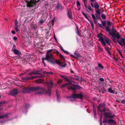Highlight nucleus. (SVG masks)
<instances>
[{"mask_svg": "<svg viewBox=\"0 0 125 125\" xmlns=\"http://www.w3.org/2000/svg\"><path fill=\"white\" fill-rule=\"evenodd\" d=\"M53 51L52 49H50L47 51L46 54L45 55V57L44 58L45 59V60L49 63H51L52 64H55V62L53 60L54 59L52 55V54L54 53L51 52Z\"/></svg>", "mask_w": 125, "mask_h": 125, "instance_id": "obj_1", "label": "nucleus"}, {"mask_svg": "<svg viewBox=\"0 0 125 125\" xmlns=\"http://www.w3.org/2000/svg\"><path fill=\"white\" fill-rule=\"evenodd\" d=\"M70 86L71 89L73 90V94H77L76 93H74L77 91V90H79L81 88V87L79 85L76 84H69L68 83H66L61 85V87L63 88L67 86Z\"/></svg>", "mask_w": 125, "mask_h": 125, "instance_id": "obj_2", "label": "nucleus"}, {"mask_svg": "<svg viewBox=\"0 0 125 125\" xmlns=\"http://www.w3.org/2000/svg\"><path fill=\"white\" fill-rule=\"evenodd\" d=\"M105 29L106 31L108 32L109 34L113 37H116L118 39H119L121 38L120 35H119V32H112L109 27H106Z\"/></svg>", "mask_w": 125, "mask_h": 125, "instance_id": "obj_3", "label": "nucleus"}, {"mask_svg": "<svg viewBox=\"0 0 125 125\" xmlns=\"http://www.w3.org/2000/svg\"><path fill=\"white\" fill-rule=\"evenodd\" d=\"M115 37L112 38L113 42L115 43L118 42V43L122 47L124 45L125 48V38L123 37L121 38L120 41L119 40H116Z\"/></svg>", "mask_w": 125, "mask_h": 125, "instance_id": "obj_4", "label": "nucleus"}, {"mask_svg": "<svg viewBox=\"0 0 125 125\" xmlns=\"http://www.w3.org/2000/svg\"><path fill=\"white\" fill-rule=\"evenodd\" d=\"M72 96L68 97L67 98L68 100L71 101H74L75 98H78L81 99L83 96V94H73Z\"/></svg>", "mask_w": 125, "mask_h": 125, "instance_id": "obj_5", "label": "nucleus"}, {"mask_svg": "<svg viewBox=\"0 0 125 125\" xmlns=\"http://www.w3.org/2000/svg\"><path fill=\"white\" fill-rule=\"evenodd\" d=\"M40 1V0H38L37 1L36 0H31L30 1H27V7H32L35 5L37 2H39Z\"/></svg>", "mask_w": 125, "mask_h": 125, "instance_id": "obj_6", "label": "nucleus"}, {"mask_svg": "<svg viewBox=\"0 0 125 125\" xmlns=\"http://www.w3.org/2000/svg\"><path fill=\"white\" fill-rule=\"evenodd\" d=\"M45 85L47 86L49 91H50L51 88L53 87V84L52 80H51L49 81H47L44 83Z\"/></svg>", "mask_w": 125, "mask_h": 125, "instance_id": "obj_7", "label": "nucleus"}, {"mask_svg": "<svg viewBox=\"0 0 125 125\" xmlns=\"http://www.w3.org/2000/svg\"><path fill=\"white\" fill-rule=\"evenodd\" d=\"M31 87V92H35L37 91L39 89L42 90H45L42 87H41L39 86H38L36 87Z\"/></svg>", "mask_w": 125, "mask_h": 125, "instance_id": "obj_8", "label": "nucleus"}, {"mask_svg": "<svg viewBox=\"0 0 125 125\" xmlns=\"http://www.w3.org/2000/svg\"><path fill=\"white\" fill-rule=\"evenodd\" d=\"M104 115V116L106 118H112L113 117H115V115H111V114L109 112H105L103 113Z\"/></svg>", "mask_w": 125, "mask_h": 125, "instance_id": "obj_9", "label": "nucleus"}, {"mask_svg": "<svg viewBox=\"0 0 125 125\" xmlns=\"http://www.w3.org/2000/svg\"><path fill=\"white\" fill-rule=\"evenodd\" d=\"M95 10L96 12L95 14V15L96 16V19L98 20L99 19L100 20H101V18L100 17L101 10Z\"/></svg>", "mask_w": 125, "mask_h": 125, "instance_id": "obj_10", "label": "nucleus"}, {"mask_svg": "<svg viewBox=\"0 0 125 125\" xmlns=\"http://www.w3.org/2000/svg\"><path fill=\"white\" fill-rule=\"evenodd\" d=\"M24 88H23L22 90V91L23 93H31V87H24Z\"/></svg>", "mask_w": 125, "mask_h": 125, "instance_id": "obj_11", "label": "nucleus"}, {"mask_svg": "<svg viewBox=\"0 0 125 125\" xmlns=\"http://www.w3.org/2000/svg\"><path fill=\"white\" fill-rule=\"evenodd\" d=\"M60 76L62 78H64L66 81H67L69 83H68L69 84H72L71 83L70 81V80L68 79L66 76L65 75H61Z\"/></svg>", "mask_w": 125, "mask_h": 125, "instance_id": "obj_12", "label": "nucleus"}, {"mask_svg": "<svg viewBox=\"0 0 125 125\" xmlns=\"http://www.w3.org/2000/svg\"><path fill=\"white\" fill-rule=\"evenodd\" d=\"M107 123L109 124H115L116 123L115 121L114 120L112 119H109L107 120Z\"/></svg>", "mask_w": 125, "mask_h": 125, "instance_id": "obj_13", "label": "nucleus"}, {"mask_svg": "<svg viewBox=\"0 0 125 125\" xmlns=\"http://www.w3.org/2000/svg\"><path fill=\"white\" fill-rule=\"evenodd\" d=\"M18 89L17 88H15L10 91V94H18Z\"/></svg>", "mask_w": 125, "mask_h": 125, "instance_id": "obj_14", "label": "nucleus"}, {"mask_svg": "<svg viewBox=\"0 0 125 125\" xmlns=\"http://www.w3.org/2000/svg\"><path fill=\"white\" fill-rule=\"evenodd\" d=\"M67 64L64 61L62 62L60 66L62 68H65Z\"/></svg>", "mask_w": 125, "mask_h": 125, "instance_id": "obj_15", "label": "nucleus"}, {"mask_svg": "<svg viewBox=\"0 0 125 125\" xmlns=\"http://www.w3.org/2000/svg\"><path fill=\"white\" fill-rule=\"evenodd\" d=\"M56 8L59 10H62L63 9V8L62 5L58 3Z\"/></svg>", "mask_w": 125, "mask_h": 125, "instance_id": "obj_16", "label": "nucleus"}, {"mask_svg": "<svg viewBox=\"0 0 125 125\" xmlns=\"http://www.w3.org/2000/svg\"><path fill=\"white\" fill-rule=\"evenodd\" d=\"M104 39L106 43L108 45H110V40L106 37H104Z\"/></svg>", "mask_w": 125, "mask_h": 125, "instance_id": "obj_17", "label": "nucleus"}, {"mask_svg": "<svg viewBox=\"0 0 125 125\" xmlns=\"http://www.w3.org/2000/svg\"><path fill=\"white\" fill-rule=\"evenodd\" d=\"M91 15L94 20V23L95 24L96 23H97V20H96V17L95 16V15L93 14H92Z\"/></svg>", "mask_w": 125, "mask_h": 125, "instance_id": "obj_18", "label": "nucleus"}, {"mask_svg": "<svg viewBox=\"0 0 125 125\" xmlns=\"http://www.w3.org/2000/svg\"><path fill=\"white\" fill-rule=\"evenodd\" d=\"M13 51L15 54L19 55L20 53L18 50L15 49L13 50Z\"/></svg>", "mask_w": 125, "mask_h": 125, "instance_id": "obj_19", "label": "nucleus"}, {"mask_svg": "<svg viewBox=\"0 0 125 125\" xmlns=\"http://www.w3.org/2000/svg\"><path fill=\"white\" fill-rule=\"evenodd\" d=\"M108 91L110 93H111L114 94L115 93L114 92V91L111 88H109L108 89Z\"/></svg>", "mask_w": 125, "mask_h": 125, "instance_id": "obj_20", "label": "nucleus"}, {"mask_svg": "<svg viewBox=\"0 0 125 125\" xmlns=\"http://www.w3.org/2000/svg\"><path fill=\"white\" fill-rule=\"evenodd\" d=\"M67 14L68 17L70 19H71L73 18L72 13H70L69 11H68Z\"/></svg>", "mask_w": 125, "mask_h": 125, "instance_id": "obj_21", "label": "nucleus"}, {"mask_svg": "<svg viewBox=\"0 0 125 125\" xmlns=\"http://www.w3.org/2000/svg\"><path fill=\"white\" fill-rule=\"evenodd\" d=\"M59 56L61 58V61H65V59L63 56L61 54H59Z\"/></svg>", "mask_w": 125, "mask_h": 125, "instance_id": "obj_22", "label": "nucleus"}, {"mask_svg": "<svg viewBox=\"0 0 125 125\" xmlns=\"http://www.w3.org/2000/svg\"><path fill=\"white\" fill-rule=\"evenodd\" d=\"M74 54L75 55L74 56H75V58H77L80 56V54L76 52L74 53Z\"/></svg>", "mask_w": 125, "mask_h": 125, "instance_id": "obj_23", "label": "nucleus"}, {"mask_svg": "<svg viewBox=\"0 0 125 125\" xmlns=\"http://www.w3.org/2000/svg\"><path fill=\"white\" fill-rule=\"evenodd\" d=\"M102 114H101L100 115V125H102Z\"/></svg>", "mask_w": 125, "mask_h": 125, "instance_id": "obj_24", "label": "nucleus"}, {"mask_svg": "<svg viewBox=\"0 0 125 125\" xmlns=\"http://www.w3.org/2000/svg\"><path fill=\"white\" fill-rule=\"evenodd\" d=\"M95 6L94 8L95 9V10L98 9L99 7V5L97 3H94Z\"/></svg>", "mask_w": 125, "mask_h": 125, "instance_id": "obj_25", "label": "nucleus"}, {"mask_svg": "<svg viewBox=\"0 0 125 125\" xmlns=\"http://www.w3.org/2000/svg\"><path fill=\"white\" fill-rule=\"evenodd\" d=\"M98 67L100 69H103L104 68V66L100 63H98Z\"/></svg>", "mask_w": 125, "mask_h": 125, "instance_id": "obj_26", "label": "nucleus"}, {"mask_svg": "<svg viewBox=\"0 0 125 125\" xmlns=\"http://www.w3.org/2000/svg\"><path fill=\"white\" fill-rule=\"evenodd\" d=\"M44 21L42 19H41L39 20V21L38 22V23L41 25L44 23Z\"/></svg>", "mask_w": 125, "mask_h": 125, "instance_id": "obj_27", "label": "nucleus"}, {"mask_svg": "<svg viewBox=\"0 0 125 125\" xmlns=\"http://www.w3.org/2000/svg\"><path fill=\"white\" fill-rule=\"evenodd\" d=\"M40 71H35L34 72H32V73H33V74H41V73H40Z\"/></svg>", "mask_w": 125, "mask_h": 125, "instance_id": "obj_28", "label": "nucleus"}, {"mask_svg": "<svg viewBox=\"0 0 125 125\" xmlns=\"http://www.w3.org/2000/svg\"><path fill=\"white\" fill-rule=\"evenodd\" d=\"M42 63L43 64L44 66H45L46 64L44 62V60H45V59L44 58V57H43L42 58Z\"/></svg>", "mask_w": 125, "mask_h": 125, "instance_id": "obj_29", "label": "nucleus"}, {"mask_svg": "<svg viewBox=\"0 0 125 125\" xmlns=\"http://www.w3.org/2000/svg\"><path fill=\"white\" fill-rule=\"evenodd\" d=\"M53 50V51H54L55 52H54V53H56L57 55H59V54H60L59 53V52L58 51V50H55V49H52ZM54 53V52H53Z\"/></svg>", "mask_w": 125, "mask_h": 125, "instance_id": "obj_30", "label": "nucleus"}, {"mask_svg": "<svg viewBox=\"0 0 125 125\" xmlns=\"http://www.w3.org/2000/svg\"><path fill=\"white\" fill-rule=\"evenodd\" d=\"M53 50V51H54L55 52H54V53H56L57 55H59V54H60L59 53V52L58 51V50H55V49H52ZM54 53V52H53Z\"/></svg>", "mask_w": 125, "mask_h": 125, "instance_id": "obj_31", "label": "nucleus"}, {"mask_svg": "<svg viewBox=\"0 0 125 125\" xmlns=\"http://www.w3.org/2000/svg\"><path fill=\"white\" fill-rule=\"evenodd\" d=\"M76 4L78 8H80V3L78 1H77Z\"/></svg>", "mask_w": 125, "mask_h": 125, "instance_id": "obj_32", "label": "nucleus"}, {"mask_svg": "<svg viewBox=\"0 0 125 125\" xmlns=\"http://www.w3.org/2000/svg\"><path fill=\"white\" fill-rule=\"evenodd\" d=\"M61 62H60V61L57 60H56L55 61V63L57 64H59V66L61 63Z\"/></svg>", "mask_w": 125, "mask_h": 125, "instance_id": "obj_33", "label": "nucleus"}, {"mask_svg": "<svg viewBox=\"0 0 125 125\" xmlns=\"http://www.w3.org/2000/svg\"><path fill=\"white\" fill-rule=\"evenodd\" d=\"M107 24L108 26L107 27H109L111 25V21H108L107 22Z\"/></svg>", "mask_w": 125, "mask_h": 125, "instance_id": "obj_34", "label": "nucleus"}, {"mask_svg": "<svg viewBox=\"0 0 125 125\" xmlns=\"http://www.w3.org/2000/svg\"><path fill=\"white\" fill-rule=\"evenodd\" d=\"M101 22L102 23V24L103 26H105L106 25V22L104 21H101Z\"/></svg>", "mask_w": 125, "mask_h": 125, "instance_id": "obj_35", "label": "nucleus"}, {"mask_svg": "<svg viewBox=\"0 0 125 125\" xmlns=\"http://www.w3.org/2000/svg\"><path fill=\"white\" fill-rule=\"evenodd\" d=\"M42 80L41 79H39L37 80H36V82L38 83H41L42 82Z\"/></svg>", "mask_w": 125, "mask_h": 125, "instance_id": "obj_36", "label": "nucleus"}, {"mask_svg": "<svg viewBox=\"0 0 125 125\" xmlns=\"http://www.w3.org/2000/svg\"><path fill=\"white\" fill-rule=\"evenodd\" d=\"M111 31L112 32H117V31L116 30L114 29L113 27L112 28V29Z\"/></svg>", "mask_w": 125, "mask_h": 125, "instance_id": "obj_37", "label": "nucleus"}, {"mask_svg": "<svg viewBox=\"0 0 125 125\" xmlns=\"http://www.w3.org/2000/svg\"><path fill=\"white\" fill-rule=\"evenodd\" d=\"M101 105H99L98 108H97V110L98 111V112H100V110L101 108Z\"/></svg>", "mask_w": 125, "mask_h": 125, "instance_id": "obj_38", "label": "nucleus"}, {"mask_svg": "<svg viewBox=\"0 0 125 125\" xmlns=\"http://www.w3.org/2000/svg\"><path fill=\"white\" fill-rule=\"evenodd\" d=\"M101 17L103 19H105L106 18V17L104 14H102L101 16Z\"/></svg>", "mask_w": 125, "mask_h": 125, "instance_id": "obj_39", "label": "nucleus"}, {"mask_svg": "<svg viewBox=\"0 0 125 125\" xmlns=\"http://www.w3.org/2000/svg\"><path fill=\"white\" fill-rule=\"evenodd\" d=\"M98 40L99 41L101 42L104 41V38L102 37L99 38V39H98Z\"/></svg>", "mask_w": 125, "mask_h": 125, "instance_id": "obj_40", "label": "nucleus"}, {"mask_svg": "<svg viewBox=\"0 0 125 125\" xmlns=\"http://www.w3.org/2000/svg\"><path fill=\"white\" fill-rule=\"evenodd\" d=\"M117 51L119 53L120 55L121 56V57H122V58H123V56H122V54L121 53V52L119 51V50L117 49Z\"/></svg>", "mask_w": 125, "mask_h": 125, "instance_id": "obj_41", "label": "nucleus"}, {"mask_svg": "<svg viewBox=\"0 0 125 125\" xmlns=\"http://www.w3.org/2000/svg\"><path fill=\"white\" fill-rule=\"evenodd\" d=\"M14 29L16 32H18L19 31V29L18 28V26H15Z\"/></svg>", "mask_w": 125, "mask_h": 125, "instance_id": "obj_42", "label": "nucleus"}, {"mask_svg": "<svg viewBox=\"0 0 125 125\" xmlns=\"http://www.w3.org/2000/svg\"><path fill=\"white\" fill-rule=\"evenodd\" d=\"M105 48L106 50L108 52H109V48L108 47H105Z\"/></svg>", "mask_w": 125, "mask_h": 125, "instance_id": "obj_43", "label": "nucleus"}, {"mask_svg": "<svg viewBox=\"0 0 125 125\" xmlns=\"http://www.w3.org/2000/svg\"><path fill=\"white\" fill-rule=\"evenodd\" d=\"M83 2V4L84 5L85 7L86 8V4L85 2L86 1V0H82Z\"/></svg>", "mask_w": 125, "mask_h": 125, "instance_id": "obj_44", "label": "nucleus"}, {"mask_svg": "<svg viewBox=\"0 0 125 125\" xmlns=\"http://www.w3.org/2000/svg\"><path fill=\"white\" fill-rule=\"evenodd\" d=\"M86 62H87V64L88 65H90L92 63V62L90 61H88Z\"/></svg>", "mask_w": 125, "mask_h": 125, "instance_id": "obj_45", "label": "nucleus"}, {"mask_svg": "<svg viewBox=\"0 0 125 125\" xmlns=\"http://www.w3.org/2000/svg\"><path fill=\"white\" fill-rule=\"evenodd\" d=\"M88 10L90 11H92V9L91 8V7L90 5H89L88 6Z\"/></svg>", "mask_w": 125, "mask_h": 125, "instance_id": "obj_46", "label": "nucleus"}, {"mask_svg": "<svg viewBox=\"0 0 125 125\" xmlns=\"http://www.w3.org/2000/svg\"><path fill=\"white\" fill-rule=\"evenodd\" d=\"M18 21H15V22H14V24L15 25V26H17V25L18 24Z\"/></svg>", "mask_w": 125, "mask_h": 125, "instance_id": "obj_47", "label": "nucleus"}, {"mask_svg": "<svg viewBox=\"0 0 125 125\" xmlns=\"http://www.w3.org/2000/svg\"><path fill=\"white\" fill-rule=\"evenodd\" d=\"M104 120L103 121V123H105L107 122V119L105 118H104Z\"/></svg>", "mask_w": 125, "mask_h": 125, "instance_id": "obj_48", "label": "nucleus"}, {"mask_svg": "<svg viewBox=\"0 0 125 125\" xmlns=\"http://www.w3.org/2000/svg\"><path fill=\"white\" fill-rule=\"evenodd\" d=\"M101 42L102 44L103 45L105 46L106 45V43L104 40Z\"/></svg>", "mask_w": 125, "mask_h": 125, "instance_id": "obj_49", "label": "nucleus"}, {"mask_svg": "<svg viewBox=\"0 0 125 125\" xmlns=\"http://www.w3.org/2000/svg\"><path fill=\"white\" fill-rule=\"evenodd\" d=\"M102 34L101 33L99 34L98 35L97 37L98 38H100L101 37H102Z\"/></svg>", "mask_w": 125, "mask_h": 125, "instance_id": "obj_50", "label": "nucleus"}, {"mask_svg": "<svg viewBox=\"0 0 125 125\" xmlns=\"http://www.w3.org/2000/svg\"><path fill=\"white\" fill-rule=\"evenodd\" d=\"M25 80H29L31 79L30 76H28L26 77Z\"/></svg>", "mask_w": 125, "mask_h": 125, "instance_id": "obj_51", "label": "nucleus"}, {"mask_svg": "<svg viewBox=\"0 0 125 125\" xmlns=\"http://www.w3.org/2000/svg\"><path fill=\"white\" fill-rule=\"evenodd\" d=\"M13 39L14 41H15L17 40L18 38L14 36L13 37Z\"/></svg>", "mask_w": 125, "mask_h": 125, "instance_id": "obj_52", "label": "nucleus"}, {"mask_svg": "<svg viewBox=\"0 0 125 125\" xmlns=\"http://www.w3.org/2000/svg\"><path fill=\"white\" fill-rule=\"evenodd\" d=\"M99 80L101 82H104V79L102 78H100L99 79Z\"/></svg>", "mask_w": 125, "mask_h": 125, "instance_id": "obj_53", "label": "nucleus"}, {"mask_svg": "<svg viewBox=\"0 0 125 125\" xmlns=\"http://www.w3.org/2000/svg\"><path fill=\"white\" fill-rule=\"evenodd\" d=\"M40 75H38V77L40 78H43L44 77V76L41 73V74H40Z\"/></svg>", "mask_w": 125, "mask_h": 125, "instance_id": "obj_54", "label": "nucleus"}, {"mask_svg": "<svg viewBox=\"0 0 125 125\" xmlns=\"http://www.w3.org/2000/svg\"><path fill=\"white\" fill-rule=\"evenodd\" d=\"M79 31L78 30V26H76V32Z\"/></svg>", "mask_w": 125, "mask_h": 125, "instance_id": "obj_55", "label": "nucleus"}, {"mask_svg": "<svg viewBox=\"0 0 125 125\" xmlns=\"http://www.w3.org/2000/svg\"><path fill=\"white\" fill-rule=\"evenodd\" d=\"M105 104H103L102 106L103 107V109H105Z\"/></svg>", "mask_w": 125, "mask_h": 125, "instance_id": "obj_56", "label": "nucleus"}, {"mask_svg": "<svg viewBox=\"0 0 125 125\" xmlns=\"http://www.w3.org/2000/svg\"><path fill=\"white\" fill-rule=\"evenodd\" d=\"M121 101V103H122L124 104H125V100L123 99Z\"/></svg>", "mask_w": 125, "mask_h": 125, "instance_id": "obj_57", "label": "nucleus"}, {"mask_svg": "<svg viewBox=\"0 0 125 125\" xmlns=\"http://www.w3.org/2000/svg\"><path fill=\"white\" fill-rule=\"evenodd\" d=\"M98 24L99 25V27H100L102 28H103V26L102 24H100V23H98Z\"/></svg>", "mask_w": 125, "mask_h": 125, "instance_id": "obj_58", "label": "nucleus"}, {"mask_svg": "<svg viewBox=\"0 0 125 125\" xmlns=\"http://www.w3.org/2000/svg\"><path fill=\"white\" fill-rule=\"evenodd\" d=\"M5 117H6L5 116L1 115L0 114V119H2Z\"/></svg>", "mask_w": 125, "mask_h": 125, "instance_id": "obj_59", "label": "nucleus"}, {"mask_svg": "<svg viewBox=\"0 0 125 125\" xmlns=\"http://www.w3.org/2000/svg\"><path fill=\"white\" fill-rule=\"evenodd\" d=\"M105 111V109H103L102 110H100V111L101 112H104Z\"/></svg>", "mask_w": 125, "mask_h": 125, "instance_id": "obj_60", "label": "nucleus"}, {"mask_svg": "<svg viewBox=\"0 0 125 125\" xmlns=\"http://www.w3.org/2000/svg\"><path fill=\"white\" fill-rule=\"evenodd\" d=\"M93 111L94 114H95V113H96V109L95 108H94Z\"/></svg>", "mask_w": 125, "mask_h": 125, "instance_id": "obj_61", "label": "nucleus"}, {"mask_svg": "<svg viewBox=\"0 0 125 125\" xmlns=\"http://www.w3.org/2000/svg\"><path fill=\"white\" fill-rule=\"evenodd\" d=\"M91 26L92 27V28H94V24L93 22L91 23Z\"/></svg>", "mask_w": 125, "mask_h": 125, "instance_id": "obj_62", "label": "nucleus"}, {"mask_svg": "<svg viewBox=\"0 0 125 125\" xmlns=\"http://www.w3.org/2000/svg\"><path fill=\"white\" fill-rule=\"evenodd\" d=\"M91 5L92 6V7L93 8H94V6H95V4H94V5L93 3H92V2H91Z\"/></svg>", "mask_w": 125, "mask_h": 125, "instance_id": "obj_63", "label": "nucleus"}, {"mask_svg": "<svg viewBox=\"0 0 125 125\" xmlns=\"http://www.w3.org/2000/svg\"><path fill=\"white\" fill-rule=\"evenodd\" d=\"M54 38L55 40V41L56 42H57V39L56 37L55 36V35H54Z\"/></svg>", "mask_w": 125, "mask_h": 125, "instance_id": "obj_64", "label": "nucleus"}]
</instances>
